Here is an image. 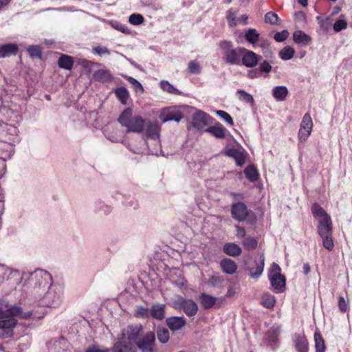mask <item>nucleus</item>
<instances>
[{"mask_svg": "<svg viewBox=\"0 0 352 352\" xmlns=\"http://www.w3.org/2000/svg\"><path fill=\"white\" fill-rule=\"evenodd\" d=\"M29 283L32 286V293L34 298H41L52 284L51 274L43 270H36L31 273Z\"/></svg>", "mask_w": 352, "mask_h": 352, "instance_id": "1", "label": "nucleus"}, {"mask_svg": "<svg viewBox=\"0 0 352 352\" xmlns=\"http://www.w3.org/2000/svg\"><path fill=\"white\" fill-rule=\"evenodd\" d=\"M118 121L122 126L126 129V132L140 133L143 131L145 120L140 116L133 117V111L130 107L126 108L118 118Z\"/></svg>", "mask_w": 352, "mask_h": 352, "instance_id": "2", "label": "nucleus"}, {"mask_svg": "<svg viewBox=\"0 0 352 352\" xmlns=\"http://www.w3.org/2000/svg\"><path fill=\"white\" fill-rule=\"evenodd\" d=\"M41 298L35 299L38 305L49 307H56L60 305L63 298L64 289L60 285L50 286Z\"/></svg>", "mask_w": 352, "mask_h": 352, "instance_id": "3", "label": "nucleus"}, {"mask_svg": "<svg viewBox=\"0 0 352 352\" xmlns=\"http://www.w3.org/2000/svg\"><path fill=\"white\" fill-rule=\"evenodd\" d=\"M312 214L318 220V232L321 237L332 235V222L330 216L319 205L315 204Z\"/></svg>", "mask_w": 352, "mask_h": 352, "instance_id": "4", "label": "nucleus"}, {"mask_svg": "<svg viewBox=\"0 0 352 352\" xmlns=\"http://www.w3.org/2000/svg\"><path fill=\"white\" fill-rule=\"evenodd\" d=\"M219 46L223 50V59L230 65H239L241 63V55L245 51L244 47L233 48L231 41H223L220 42Z\"/></svg>", "mask_w": 352, "mask_h": 352, "instance_id": "5", "label": "nucleus"}, {"mask_svg": "<svg viewBox=\"0 0 352 352\" xmlns=\"http://www.w3.org/2000/svg\"><path fill=\"white\" fill-rule=\"evenodd\" d=\"M136 346L140 352H158L155 343V335L153 331L146 333L136 341Z\"/></svg>", "mask_w": 352, "mask_h": 352, "instance_id": "6", "label": "nucleus"}, {"mask_svg": "<svg viewBox=\"0 0 352 352\" xmlns=\"http://www.w3.org/2000/svg\"><path fill=\"white\" fill-rule=\"evenodd\" d=\"M313 127V122L309 113H305L300 123V129L298 134V140L303 142L307 140L311 135Z\"/></svg>", "mask_w": 352, "mask_h": 352, "instance_id": "7", "label": "nucleus"}, {"mask_svg": "<svg viewBox=\"0 0 352 352\" xmlns=\"http://www.w3.org/2000/svg\"><path fill=\"white\" fill-rule=\"evenodd\" d=\"M177 305L179 308L182 309L189 317L194 316L197 313V305L192 300L181 298L177 300Z\"/></svg>", "mask_w": 352, "mask_h": 352, "instance_id": "8", "label": "nucleus"}, {"mask_svg": "<svg viewBox=\"0 0 352 352\" xmlns=\"http://www.w3.org/2000/svg\"><path fill=\"white\" fill-rule=\"evenodd\" d=\"M32 316V312L23 313L22 308L19 306H13L6 310L2 309L1 319L3 318H14L16 316H19L23 319H28Z\"/></svg>", "mask_w": 352, "mask_h": 352, "instance_id": "9", "label": "nucleus"}, {"mask_svg": "<svg viewBox=\"0 0 352 352\" xmlns=\"http://www.w3.org/2000/svg\"><path fill=\"white\" fill-rule=\"evenodd\" d=\"M231 214L236 220L243 221L248 215V210L244 203L238 202L232 206Z\"/></svg>", "mask_w": 352, "mask_h": 352, "instance_id": "10", "label": "nucleus"}, {"mask_svg": "<svg viewBox=\"0 0 352 352\" xmlns=\"http://www.w3.org/2000/svg\"><path fill=\"white\" fill-rule=\"evenodd\" d=\"M183 117V114L179 111L175 107H170L163 110L160 119L163 122L172 120L179 122Z\"/></svg>", "mask_w": 352, "mask_h": 352, "instance_id": "11", "label": "nucleus"}, {"mask_svg": "<svg viewBox=\"0 0 352 352\" xmlns=\"http://www.w3.org/2000/svg\"><path fill=\"white\" fill-rule=\"evenodd\" d=\"M293 342L298 352H308L309 343L303 333H296L293 336Z\"/></svg>", "mask_w": 352, "mask_h": 352, "instance_id": "12", "label": "nucleus"}, {"mask_svg": "<svg viewBox=\"0 0 352 352\" xmlns=\"http://www.w3.org/2000/svg\"><path fill=\"white\" fill-rule=\"evenodd\" d=\"M160 126L157 121H148L146 124L145 134L147 138L157 140L160 138Z\"/></svg>", "mask_w": 352, "mask_h": 352, "instance_id": "13", "label": "nucleus"}, {"mask_svg": "<svg viewBox=\"0 0 352 352\" xmlns=\"http://www.w3.org/2000/svg\"><path fill=\"white\" fill-rule=\"evenodd\" d=\"M242 54V63L245 66L247 67H254L257 65L259 56L256 54L245 48Z\"/></svg>", "mask_w": 352, "mask_h": 352, "instance_id": "14", "label": "nucleus"}, {"mask_svg": "<svg viewBox=\"0 0 352 352\" xmlns=\"http://www.w3.org/2000/svg\"><path fill=\"white\" fill-rule=\"evenodd\" d=\"M222 271L227 274H234L238 268L237 264L232 259L226 258L220 261Z\"/></svg>", "mask_w": 352, "mask_h": 352, "instance_id": "15", "label": "nucleus"}, {"mask_svg": "<svg viewBox=\"0 0 352 352\" xmlns=\"http://www.w3.org/2000/svg\"><path fill=\"white\" fill-rule=\"evenodd\" d=\"M113 352H136V348L131 342H127L124 340H120L114 344Z\"/></svg>", "mask_w": 352, "mask_h": 352, "instance_id": "16", "label": "nucleus"}, {"mask_svg": "<svg viewBox=\"0 0 352 352\" xmlns=\"http://www.w3.org/2000/svg\"><path fill=\"white\" fill-rule=\"evenodd\" d=\"M270 280L274 289L282 292L285 287V278L281 274H273L270 276Z\"/></svg>", "mask_w": 352, "mask_h": 352, "instance_id": "17", "label": "nucleus"}, {"mask_svg": "<svg viewBox=\"0 0 352 352\" xmlns=\"http://www.w3.org/2000/svg\"><path fill=\"white\" fill-rule=\"evenodd\" d=\"M208 124L207 115L203 111L196 112L192 118V126L195 128L201 129Z\"/></svg>", "mask_w": 352, "mask_h": 352, "instance_id": "18", "label": "nucleus"}, {"mask_svg": "<svg viewBox=\"0 0 352 352\" xmlns=\"http://www.w3.org/2000/svg\"><path fill=\"white\" fill-rule=\"evenodd\" d=\"M226 155L234 159L236 164L242 166L245 162V156L244 153L236 148H230L226 151Z\"/></svg>", "mask_w": 352, "mask_h": 352, "instance_id": "19", "label": "nucleus"}, {"mask_svg": "<svg viewBox=\"0 0 352 352\" xmlns=\"http://www.w3.org/2000/svg\"><path fill=\"white\" fill-rule=\"evenodd\" d=\"M165 305L164 304L153 305L150 309V317L162 320L165 317Z\"/></svg>", "mask_w": 352, "mask_h": 352, "instance_id": "20", "label": "nucleus"}, {"mask_svg": "<svg viewBox=\"0 0 352 352\" xmlns=\"http://www.w3.org/2000/svg\"><path fill=\"white\" fill-rule=\"evenodd\" d=\"M18 46L14 43H8L0 47V58L9 57L18 52Z\"/></svg>", "mask_w": 352, "mask_h": 352, "instance_id": "21", "label": "nucleus"}, {"mask_svg": "<svg viewBox=\"0 0 352 352\" xmlns=\"http://www.w3.org/2000/svg\"><path fill=\"white\" fill-rule=\"evenodd\" d=\"M93 77L95 80L100 82H109L113 79L109 70L107 69H98L94 72Z\"/></svg>", "mask_w": 352, "mask_h": 352, "instance_id": "22", "label": "nucleus"}, {"mask_svg": "<svg viewBox=\"0 0 352 352\" xmlns=\"http://www.w3.org/2000/svg\"><path fill=\"white\" fill-rule=\"evenodd\" d=\"M166 323L171 330L177 331L186 324V321L183 317H171L166 320Z\"/></svg>", "mask_w": 352, "mask_h": 352, "instance_id": "23", "label": "nucleus"}, {"mask_svg": "<svg viewBox=\"0 0 352 352\" xmlns=\"http://www.w3.org/2000/svg\"><path fill=\"white\" fill-rule=\"evenodd\" d=\"M293 39L296 43L302 45H307L311 41V38L304 32L300 30H297L294 32Z\"/></svg>", "mask_w": 352, "mask_h": 352, "instance_id": "24", "label": "nucleus"}, {"mask_svg": "<svg viewBox=\"0 0 352 352\" xmlns=\"http://www.w3.org/2000/svg\"><path fill=\"white\" fill-rule=\"evenodd\" d=\"M223 250L226 254L234 257L239 256L242 252V250L240 246L233 243L225 244Z\"/></svg>", "mask_w": 352, "mask_h": 352, "instance_id": "25", "label": "nucleus"}, {"mask_svg": "<svg viewBox=\"0 0 352 352\" xmlns=\"http://www.w3.org/2000/svg\"><path fill=\"white\" fill-rule=\"evenodd\" d=\"M142 331V326L140 324L131 325L128 327L127 336L130 342L138 341V338Z\"/></svg>", "mask_w": 352, "mask_h": 352, "instance_id": "26", "label": "nucleus"}, {"mask_svg": "<svg viewBox=\"0 0 352 352\" xmlns=\"http://www.w3.org/2000/svg\"><path fill=\"white\" fill-rule=\"evenodd\" d=\"M200 301L203 307L206 309H210L216 304L217 298L203 293L199 296Z\"/></svg>", "mask_w": 352, "mask_h": 352, "instance_id": "27", "label": "nucleus"}, {"mask_svg": "<svg viewBox=\"0 0 352 352\" xmlns=\"http://www.w3.org/2000/svg\"><path fill=\"white\" fill-rule=\"evenodd\" d=\"M206 131L212 134L217 138H223L227 131L221 124H218L208 127Z\"/></svg>", "mask_w": 352, "mask_h": 352, "instance_id": "28", "label": "nucleus"}, {"mask_svg": "<svg viewBox=\"0 0 352 352\" xmlns=\"http://www.w3.org/2000/svg\"><path fill=\"white\" fill-rule=\"evenodd\" d=\"M314 342L316 352H325L326 346L324 340L318 331L314 333Z\"/></svg>", "mask_w": 352, "mask_h": 352, "instance_id": "29", "label": "nucleus"}, {"mask_svg": "<svg viewBox=\"0 0 352 352\" xmlns=\"http://www.w3.org/2000/svg\"><path fill=\"white\" fill-rule=\"evenodd\" d=\"M287 94L288 90L286 87L278 86L273 89V96L278 100H284L287 97Z\"/></svg>", "mask_w": 352, "mask_h": 352, "instance_id": "30", "label": "nucleus"}, {"mask_svg": "<svg viewBox=\"0 0 352 352\" xmlns=\"http://www.w3.org/2000/svg\"><path fill=\"white\" fill-rule=\"evenodd\" d=\"M261 298V304L263 307L267 309H272L274 307L276 299L273 295L269 293H265L263 294Z\"/></svg>", "mask_w": 352, "mask_h": 352, "instance_id": "31", "label": "nucleus"}, {"mask_svg": "<svg viewBox=\"0 0 352 352\" xmlns=\"http://www.w3.org/2000/svg\"><path fill=\"white\" fill-rule=\"evenodd\" d=\"M73 60L72 57L67 55H62L58 61V66L61 68L70 70L73 67Z\"/></svg>", "mask_w": 352, "mask_h": 352, "instance_id": "32", "label": "nucleus"}, {"mask_svg": "<svg viewBox=\"0 0 352 352\" xmlns=\"http://www.w3.org/2000/svg\"><path fill=\"white\" fill-rule=\"evenodd\" d=\"M244 173L246 177L252 182H256L258 178V170L252 165L247 166L244 170Z\"/></svg>", "mask_w": 352, "mask_h": 352, "instance_id": "33", "label": "nucleus"}, {"mask_svg": "<svg viewBox=\"0 0 352 352\" xmlns=\"http://www.w3.org/2000/svg\"><path fill=\"white\" fill-rule=\"evenodd\" d=\"M280 333V327L278 325H274L270 328L267 334V338L273 343L277 342L278 336Z\"/></svg>", "mask_w": 352, "mask_h": 352, "instance_id": "34", "label": "nucleus"}, {"mask_svg": "<svg viewBox=\"0 0 352 352\" xmlns=\"http://www.w3.org/2000/svg\"><path fill=\"white\" fill-rule=\"evenodd\" d=\"M264 262H265V257L263 255H261L259 258V263H257L256 261V269L254 271H252L251 270V276L254 278H258L261 275L263 271L264 267Z\"/></svg>", "mask_w": 352, "mask_h": 352, "instance_id": "35", "label": "nucleus"}, {"mask_svg": "<svg viewBox=\"0 0 352 352\" xmlns=\"http://www.w3.org/2000/svg\"><path fill=\"white\" fill-rule=\"evenodd\" d=\"M294 53L295 51L292 47L286 46L279 52V56L282 60H287L294 57Z\"/></svg>", "mask_w": 352, "mask_h": 352, "instance_id": "36", "label": "nucleus"}, {"mask_svg": "<svg viewBox=\"0 0 352 352\" xmlns=\"http://www.w3.org/2000/svg\"><path fill=\"white\" fill-rule=\"evenodd\" d=\"M157 336L158 340L163 344L166 343L169 340V331L166 328H158L157 329Z\"/></svg>", "mask_w": 352, "mask_h": 352, "instance_id": "37", "label": "nucleus"}, {"mask_svg": "<svg viewBox=\"0 0 352 352\" xmlns=\"http://www.w3.org/2000/svg\"><path fill=\"white\" fill-rule=\"evenodd\" d=\"M259 34L258 32L253 28L249 29L245 33V37L247 41L250 43H256L259 38Z\"/></svg>", "mask_w": 352, "mask_h": 352, "instance_id": "38", "label": "nucleus"}, {"mask_svg": "<svg viewBox=\"0 0 352 352\" xmlns=\"http://www.w3.org/2000/svg\"><path fill=\"white\" fill-rule=\"evenodd\" d=\"M115 94L122 104H126L129 98V92L124 87H119L115 91Z\"/></svg>", "mask_w": 352, "mask_h": 352, "instance_id": "39", "label": "nucleus"}, {"mask_svg": "<svg viewBox=\"0 0 352 352\" xmlns=\"http://www.w3.org/2000/svg\"><path fill=\"white\" fill-rule=\"evenodd\" d=\"M3 319L4 320H0V328L13 330L17 324V320L15 318H9Z\"/></svg>", "mask_w": 352, "mask_h": 352, "instance_id": "40", "label": "nucleus"}, {"mask_svg": "<svg viewBox=\"0 0 352 352\" xmlns=\"http://www.w3.org/2000/svg\"><path fill=\"white\" fill-rule=\"evenodd\" d=\"M224 278L219 276H212L208 280V285L215 288L223 287Z\"/></svg>", "mask_w": 352, "mask_h": 352, "instance_id": "41", "label": "nucleus"}, {"mask_svg": "<svg viewBox=\"0 0 352 352\" xmlns=\"http://www.w3.org/2000/svg\"><path fill=\"white\" fill-rule=\"evenodd\" d=\"M161 88L170 94H174L176 95H179L180 91L175 88L171 84H170L168 81H162L160 83Z\"/></svg>", "mask_w": 352, "mask_h": 352, "instance_id": "42", "label": "nucleus"}, {"mask_svg": "<svg viewBox=\"0 0 352 352\" xmlns=\"http://www.w3.org/2000/svg\"><path fill=\"white\" fill-rule=\"evenodd\" d=\"M278 16L273 12H268L265 15V22L271 25H277L278 23Z\"/></svg>", "mask_w": 352, "mask_h": 352, "instance_id": "43", "label": "nucleus"}, {"mask_svg": "<svg viewBox=\"0 0 352 352\" xmlns=\"http://www.w3.org/2000/svg\"><path fill=\"white\" fill-rule=\"evenodd\" d=\"M237 94L240 95L239 97V100L244 101L247 103L251 104H254V100L252 95H250V94L246 93L245 91L241 90V89L237 91Z\"/></svg>", "mask_w": 352, "mask_h": 352, "instance_id": "44", "label": "nucleus"}, {"mask_svg": "<svg viewBox=\"0 0 352 352\" xmlns=\"http://www.w3.org/2000/svg\"><path fill=\"white\" fill-rule=\"evenodd\" d=\"M244 248L248 250H253L256 248L258 243L254 238H246L243 243Z\"/></svg>", "mask_w": 352, "mask_h": 352, "instance_id": "45", "label": "nucleus"}, {"mask_svg": "<svg viewBox=\"0 0 352 352\" xmlns=\"http://www.w3.org/2000/svg\"><path fill=\"white\" fill-rule=\"evenodd\" d=\"M150 309L147 307H138L135 311V316L138 318H148Z\"/></svg>", "mask_w": 352, "mask_h": 352, "instance_id": "46", "label": "nucleus"}, {"mask_svg": "<svg viewBox=\"0 0 352 352\" xmlns=\"http://www.w3.org/2000/svg\"><path fill=\"white\" fill-rule=\"evenodd\" d=\"M129 21L132 25H138L144 22V17L140 14H132L129 16Z\"/></svg>", "mask_w": 352, "mask_h": 352, "instance_id": "47", "label": "nucleus"}, {"mask_svg": "<svg viewBox=\"0 0 352 352\" xmlns=\"http://www.w3.org/2000/svg\"><path fill=\"white\" fill-rule=\"evenodd\" d=\"M188 72L190 74H199L201 72L199 64L196 60L190 61L188 63Z\"/></svg>", "mask_w": 352, "mask_h": 352, "instance_id": "48", "label": "nucleus"}, {"mask_svg": "<svg viewBox=\"0 0 352 352\" xmlns=\"http://www.w3.org/2000/svg\"><path fill=\"white\" fill-rule=\"evenodd\" d=\"M322 239V245L324 248L329 251L333 250L334 248V243L332 239L331 235L326 236V237H321Z\"/></svg>", "mask_w": 352, "mask_h": 352, "instance_id": "49", "label": "nucleus"}, {"mask_svg": "<svg viewBox=\"0 0 352 352\" xmlns=\"http://www.w3.org/2000/svg\"><path fill=\"white\" fill-rule=\"evenodd\" d=\"M124 78H126L131 85H133L136 92H143L144 89L142 85L136 79L128 76H124Z\"/></svg>", "mask_w": 352, "mask_h": 352, "instance_id": "50", "label": "nucleus"}, {"mask_svg": "<svg viewBox=\"0 0 352 352\" xmlns=\"http://www.w3.org/2000/svg\"><path fill=\"white\" fill-rule=\"evenodd\" d=\"M347 28V22L344 19L337 20L333 25V30L338 32Z\"/></svg>", "mask_w": 352, "mask_h": 352, "instance_id": "51", "label": "nucleus"}, {"mask_svg": "<svg viewBox=\"0 0 352 352\" xmlns=\"http://www.w3.org/2000/svg\"><path fill=\"white\" fill-rule=\"evenodd\" d=\"M28 51L31 57H41V52L40 47L38 45H31L28 48Z\"/></svg>", "mask_w": 352, "mask_h": 352, "instance_id": "52", "label": "nucleus"}, {"mask_svg": "<svg viewBox=\"0 0 352 352\" xmlns=\"http://www.w3.org/2000/svg\"><path fill=\"white\" fill-rule=\"evenodd\" d=\"M110 350L104 346H100L99 345H91L89 346L86 350L85 352H109Z\"/></svg>", "mask_w": 352, "mask_h": 352, "instance_id": "53", "label": "nucleus"}, {"mask_svg": "<svg viewBox=\"0 0 352 352\" xmlns=\"http://www.w3.org/2000/svg\"><path fill=\"white\" fill-rule=\"evenodd\" d=\"M289 34V32L285 30L282 32L276 33L274 38L277 42H283L287 38Z\"/></svg>", "mask_w": 352, "mask_h": 352, "instance_id": "54", "label": "nucleus"}, {"mask_svg": "<svg viewBox=\"0 0 352 352\" xmlns=\"http://www.w3.org/2000/svg\"><path fill=\"white\" fill-rule=\"evenodd\" d=\"M110 24L114 29H116L118 31H120L123 33H129V30L127 29L126 27H125L124 25L117 22V21H111Z\"/></svg>", "mask_w": 352, "mask_h": 352, "instance_id": "55", "label": "nucleus"}, {"mask_svg": "<svg viewBox=\"0 0 352 352\" xmlns=\"http://www.w3.org/2000/svg\"><path fill=\"white\" fill-rule=\"evenodd\" d=\"M93 52L94 54H97L100 56H102L104 54H107L108 55L110 54V51L108 50L106 47L102 46H96L93 48Z\"/></svg>", "mask_w": 352, "mask_h": 352, "instance_id": "56", "label": "nucleus"}, {"mask_svg": "<svg viewBox=\"0 0 352 352\" xmlns=\"http://www.w3.org/2000/svg\"><path fill=\"white\" fill-rule=\"evenodd\" d=\"M338 307L342 313H345L348 309V303L342 296H340L338 299Z\"/></svg>", "mask_w": 352, "mask_h": 352, "instance_id": "57", "label": "nucleus"}, {"mask_svg": "<svg viewBox=\"0 0 352 352\" xmlns=\"http://www.w3.org/2000/svg\"><path fill=\"white\" fill-rule=\"evenodd\" d=\"M217 114L223 118L230 125H233L232 118L227 112L222 110H219L217 111Z\"/></svg>", "mask_w": 352, "mask_h": 352, "instance_id": "58", "label": "nucleus"}, {"mask_svg": "<svg viewBox=\"0 0 352 352\" xmlns=\"http://www.w3.org/2000/svg\"><path fill=\"white\" fill-rule=\"evenodd\" d=\"M1 330L0 331V339H6L12 337L13 336V330L7 329L4 328H1Z\"/></svg>", "mask_w": 352, "mask_h": 352, "instance_id": "59", "label": "nucleus"}, {"mask_svg": "<svg viewBox=\"0 0 352 352\" xmlns=\"http://www.w3.org/2000/svg\"><path fill=\"white\" fill-rule=\"evenodd\" d=\"M227 19L229 25H230L231 27L235 26L236 25L235 14L232 12L231 10H229L228 12V14L227 15Z\"/></svg>", "mask_w": 352, "mask_h": 352, "instance_id": "60", "label": "nucleus"}, {"mask_svg": "<svg viewBox=\"0 0 352 352\" xmlns=\"http://www.w3.org/2000/svg\"><path fill=\"white\" fill-rule=\"evenodd\" d=\"M79 65H80L83 68L88 69V72L90 71L92 65L94 64L92 61L88 60H80Z\"/></svg>", "mask_w": 352, "mask_h": 352, "instance_id": "61", "label": "nucleus"}, {"mask_svg": "<svg viewBox=\"0 0 352 352\" xmlns=\"http://www.w3.org/2000/svg\"><path fill=\"white\" fill-rule=\"evenodd\" d=\"M260 73L261 72H266V73H268L271 71L272 69V66L270 65V63L268 62H267L266 60L263 61L261 65H260Z\"/></svg>", "mask_w": 352, "mask_h": 352, "instance_id": "62", "label": "nucleus"}, {"mask_svg": "<svg viewBox=\"0 0 352 352\" xmlns=\"http://www.w3.org/2000/svg\"><path fill=\"white\" fill-rule=\"evenodd\" d=\"M259 75H260V72L258 71L257 69H251V70L248 71V77L251 79L258 78Z\"/></svg>", "mask_w": 352, "mask_h": 352, "instance_id": "63", "label": "nucleus"}, {"mask_svg": "<svg viewBox=\"0 0 352 352\" xmlns=\"http://www.w3.org/2000/svg\"><path fill=\"white\" fill-rule=\"evenodd\" d=\"M236 236L239 237H244L245 235V230L244 228L239 226H236Z\"/></svg>", "mask_w": 352, "mask_h": 352, "instance_id": "64", "label": "nucleus"}]
</instances>
